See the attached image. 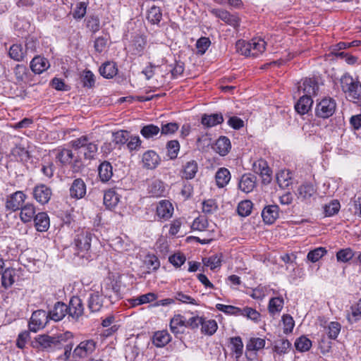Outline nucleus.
<instances>
[{"label":"nucleus","mask_w":361,"mask_h":361,"mask_svg":"<svg viewBox=\"0 0 361 361\" xmlns=\"http://www.w3.org/2000/svg\"><path fill=\"white\" fill-rule=\"evenodd\" d=\"M340 83L343 92L350 100L361 99V83L359 81L345 73L341 78Z\"/></svg>","instance_id":"1"},{"label":"nucleus","mask_w":361,"mask_h":361,"mask_svg":"<svg viewBox=\"0 0 361 361\" xmlns=\"http://www.w3.org/2000/svg\"><path fill=\"white\" fill-rule=\"evenodd\" d=\"M97 346V342L93 339L81 341L73 350V357L75 361L85 359L92 355Z\"/></svg>","instance_id":"2"},{"label":"nucleus","mask_w":361,"mask_h":361,"mask_svg":"<svg viewBox=\"0 0 361 361\" xmlns=\"http://www.w3.org/2000/svg\"><path fill=\"white\" fill-rule=\"evenodd\" d=\"M336 104L332 98H324L316 106L315 114L317 117L328 118L336 111Z\"/></svg>","instance_id":"3"},{"label":"nucleus","mask_w":361,"mask_h":361,"mask_svg":"<svg viewBox=\"0 0 361 361\" xmlns=\"http://www.w3.org/2000/svg\"><path fill=\"white\" fill-rule=\"evenodd\" d=\"M49 319V314L45 310H39L35 311L29 322L30 330L33 332H37L46 326Z\"/></svg>","instance_id":"4"},{"label":"nucleus","mask_w":361,"mask_h":361,"mask_svg":"<svg viewBox=\"0 0 361 361\" xmlns=\"http://www.w3.org/2000/svg\"><path fill=\"white\" fill-rule=\"evenodd\" d=\"M27 195L23 191H16L6 198L5 207L7 210L16 212L23 207Z\"/></svg>","instance_id":"5"},{"label":"nucleus","mask_w":361,"mask_h":361,"mask_svg":"<svg viewBox=\"0 0 361 361\" xmlns=\"http://www.w3.org/2000/svg\"><path fill=\"white\" fill-rule=\"evenodd\" d=\"M209 12L235 28L238 27L240 25V18L235 14H231L227 11L219 8H212L209 10Z\"/></svg>","instance_id":"6"},{"label":"nucleus","mask_w":361,"mask_h":361,"mask_svg":"<svg viewBox=\"0 0 361 361\" xmlns=\"http://www.w3.org/2000/svg\"><path fill=\"white\" fill-rule=\"evenodd\" d=\"M252 169L255 173L260 175L264 183H269L271 182V170L264 159H260L255 161L252 164Z\"/></svg>","instance_id":"7"},{"label":"nucleus","mask_w":361,"mask_h":361,"mask_svg":"<svg viewBox=\"0 0 361 361\" xmlns=\"http://www.w3.org/2000/svg\"><path fill=\"white\" fill-rule=\"evenodd\" d=\"M68 306V315L73 319L78 320L84 312V307L82 300L77 296H73Z\"/></svg>","instance_id":"8"},{"label":"nucleus","mask_w":361,"mask_h":361,"mask_svg":"<svg viewBox=\"0 0 361 361\" xmlns=\"http://www.w3.org/2000/svg\"><path fill=\"white\" fill-rule=\"evenodd\" d=\"M92 241V234L87 231H82L75 238V245L78 250V255L80 252H85L90 250Z\"/></svg>","instance_id":"9"},{"label":"nucleus","mask_w":361,"mask_h":361,"mask_svg":"<svg viewBox=\"0 0 361 361\" xmlns=\"http://www.w3.org/2000/svg\"><path fill=\"white\" fill-rule=\"evenodd\" d=\"M33 197L37 202L42 204H47L52 195V192L50 188L44 184H39L35 186L33 188Z\"/></svg>","instance_id":"10"},{"label":"nucleus","mask_w":361,"mask_h":361,"mask_svg":"<svg viewBox=\"0 0 361 361\" xmlns=\"http://www.w3.org/2000/svg\"><path fill=\"white\" fill-rule=\"evenodd\" d=\"M60 336L54 337L48 335H39L35 338L34 347L48 349L51 347H56L61 342Z\"/></svg>","instance_id":"11"},{"label":"nucleus","mask_w":361,"mask_h":361,"mask_svg":"<svg viewBox=\"0 0 361 361\" xmlns=\"http://www.w3.org/2000/svg\"><path fill=\"white\" fill-rule=\"evenodd\" d=\"M319 89L317 83L311 78H305L301 85L298 87L300 94L302 93L304 96L312 98L317 94Z\"/></svg>","instance_id":"12"},{"label":"nucleus","mask_w":361,"mask_h":361,"mask_svg":"<svg viewBox=\"0 0 361 361\" xmlns=\"http://www.w3.org/2000/svg\"><path fill=\"white\" fill-rule=\"evenodd\" d=\"M49 319L54 322H59L68 315V306L62 302H57L54 304L53 308L48 312Z\"/></svg>","instance_id":"13"},{"label":"nucleus","mask_w":361,"mask_h":361,"mask_svg":"<svg viewBox=\"0 0 361 361\" xmlns=\"http://www.w3.org/2000/svg\"><path fill=\"white\" fill-rule=\"evenodd\" d=\"M119 291L120 289L116 282L111 279L106 281L102 286V295L110 299L118 298Z\"/></svg>","instance_id":"14"},{"label":"nucleus","mask_w":361,"mask_h":361,"mask_svg":"<svg viewBox=\"0 0 361 361\" xmlns=\"http://www.w3.org/2000/svg\"><path fill=\"white\" fill-rule=\"evenodd\" d=\"M86 194V185L82 179L77 178L73 180L71 188L70 195L71 197L80 199Z\"/></svg>","instance_id":"15"},{"label":"nucleus","mask_w":361,"mask_h":361,"mask_svg":"<svg viewBox=\"0 0 361 361\" xmlns=\"http://www.w3.org/2000/svg\"><path fill=\"white\" fill-rule=\"evenodd\" d=\"M173 207L168 200H161L157 207V216L164 220H167L172 216Z\"/></svg>","instance_id":"16"},{"label":"nucleus","mask_w":361,"mask_h":361,"mask_svg":"<svg viewBox=\"0 0 361 361\" xmlns=\"http://www.w3.org/2000/svg\"><path fill=\"white\" fill-rule=\"evenodd\" d=\"M170 329L176 336L183 334L186 328L185 319L180 314L175 315L170 321Z\"/></svg>","instance_id":"17"},{"label":"nucleus","mask_w":361,"mask_h":361,"mask_svg":"<svg viewBox=\"0 0 361 361\" xmlns=\"http://www.w3.org/2000/svg\"><path fill=\"white\" fill-rule=\"evenodd\" d=\"M11 154L20 161H27L30 159V153L27 149L25 141L22 139L19 142L15 144V147L11 150Z\"/></svg>","instance_id":"18"},{"label":"nucleus","mask_w":361,"mask_h":361,"mask_svg":"<svg viewBox=\"0 0 361 361\" xmlns=\"http://www.w3.org/2000/svg\"><path fill=\"white\" fill-rule=\"evenodd\" d=\"M160 159L159 155L152 150L145 152L142 155V163L147 169H154L159 164Z\"/></svg>","instance_id":"19"},{"label":"nucleus","mask_w":361,"mask_h":361,"mask_svg":"<svg viewBox=\"0 0 361 361\" xmlns=\"http://www.w3.org/2000/svg\"><path fill=\"white\" fill-rule=\"evenodd\" d=\"M279 208L277 205H269L262 210L263 221L267 224H272L279 217Z\"/></svg>","instance_id":"20"},{"label":"nucleus","mask_w":361,"mask_h":361,"mask_svg":"<svg viewBox=\"0 0 361 361\" xmlns=\"http://www.w3.org/2000/svg\"><path fill=\"white\" fill-rule=\"evenodd\" d=\"M256 177L250 173L242 176L238 184L240 190L248 193L253 190L255 187Z\"/></svg>","instance_id":"21"},{"label":"nucleus","mask_w":361,"mask_h":361,"mask_svg":"<svg viewBox=\"0 0 361 361\" xmlns=\"http://www.w3.org/2000/svg\"><path fill=\"white\" fill-rule=\"evenodd\" d=\"M49 67V63L47 59L40 56H35L30 62V68L36 74H40Z\"/></svg>","instance_id":"22"},{"label":"nucleus","mask_w":361,"mask_h":361,"mask_svg":"<svg viewBox=\"0 0 361 361\" xmlns=\"http://www.w3.org/2000/svg\"><path fill=\"white\" fill-rule=\"evenodd\" d=\"M35 226L37 231L45 232L50 226L49 217L46 212H39L34 218Z\"/></svg>","instance_id":"23"},{"label":"nucleus","mask_w":361,"mask_h":361,"mask_svg":"<svg viewBox=\"0 0 361 361\" xmlns=\"http://www.w3.org/2000/svg\"><path fill=\"white\" fill-rule=\"evenodd\" d=\"M147 41L145 37L142 36L135 37L129 47L131 54L139 56H142Z\"/></svg>","instance_id":"24"},{"label":"nucleus","mask_w":361,"mask_h":361,"mask_svg":"<svg viewBox=\"0 0 361 361\" xmlns=\"http://www.w3.org/2000/svg\"><path fill=\"white\" fill-rule=\"evenodd\" d=\"M99 177L102 182L106 183L113 176V167L110 162L104 161L98 167Z\"/></svg>","instance_id":"25"},{"label":"nucleus","mask_w":361,"mask_h":361,"mask_svg":"<svg viewBox=\"0 0 361 361\" xmlns=\"http://www.w3.org/2000/svg\"><path fill=\"white\" fill-rule=\"evenodd\" d=\"M171 337L166 330L155 332L152 337L153 344L158 348L165 346L171 341Z\"/></svg>","instance_id":"26"},{"label":"nucleus","mask_w":361,"mask_h":361,"mask_svg":"<svg viewBox=\"0 0 361 361\" xmlns=\"http://www.w3.org/2000/svg\"><path fill=\"white\" fill-rule=\"evenodd\" d=\"M198 171V164L196 161L190 160L183 166V178L190 180L195 178Z\"/></svg>","instance_id":"27"},{"label":"nucleus","mask_w":361,"mask_h":361,"mask_svg":"<svg viewBox=\"0 0 361 361\" xmlns=\"http://www.w3.org/2000/svg\"><path fill=\"white\" fill-rule=\"evenodd\" d=\"M231 147L230 140L227 137L221 136L216 140L214 149L221 156H225L228 153Z\"/></svg>","instance_id":"28"},{"label":"nucleus","mask_w":361,"mask_h":361,"mask_svg":"<svg viewBox=\"0 0 361 361\" xmlns=\"http://www.w3.org/2000/svg\"><path fill=\"white\" fill-rule=\"evenodd\" d=\"M313 104V100L312 98L302 95L300 99L295 105V111L301 114L304 115L309 111L312 105Z\"/></svg>","instance_id":"29"},{"label":"nucleus","mask_w":361,"mask_h":361,"mask_svg":"<svg viewBox=\"0 0 361 361\" xmlns=\"http://www.w3.org/2000/svg\"><path fill=\"white\" fill-rule=\"evenodd\" d=\"M36 215L35 207L32 204L27 203L20 209V218L24 223H29Z\"/></svg>","instance_id":"30"},{"label":"nucleus","mask_w":361,"mask_h":361,"mask_svg":"<svg viewBox=\"0 0 361 361\" xmlns=\"http://www.w3.org/2000/svg\"><path fill=\"white\" fill-rule=\"evenodd\" d=\"M224 122V117L221 114H213L210 115L204 114L202 117V124L211 128Z\"/></svg>","instance_id":"31"},{"label":"nucleus","mask_w":361,"mask_h":361,"mask_svg":"<svg viewBox=\"0 0 361 361\" xmlns=\"http://www.w3.org/2000/svg\"><path fill=\"white\" fill-rule=\"evenodd\" d=\"M120 201V195L114 190H109L104 195V204L106 208H114Z\"/></svg>","instance_id":"32"},{"label":"nucleus","mask_w":361,"mask_h":361,"mask_svg":"<svg viewBox=\"0 0 361 361\" xmlns=\"http://www.w3.org/2000/svg\"><path fill=\"white\" fill-rule=\"evenodd\" d=\"M103 306L102 295L99 292L90 294L88 300V307L92 312H96L101 310Z\"/></svg>","instance_id":"33"},{"label":"nucleus","mask_w":361,"mask_h":361,"mask_svg":"<svg viewBox=\"0 0 361 361\" xmlns=\"http://www.w3.org/2000/svg\"><path fill=\"white\" fill-rule=\"evenodd\" d=\"M9 56L16 61H23L27 56L25 48L20 44H13L8 51Z\"/></svg>","instance_id":"34"},{"label":"nucleus","mask_w":361,"mask_h":361,"mask_svg":"<svg viewBox=\"0 0 361 361\" xmlns=\"http://www.w3.org/2000/svg\"><path fill=\"white\" fill-rule=\"evenodd\" d=\"M276 181L281 188H286L292 183L291 172L289 170H281L276 173Z\"/></svg>","instance_id":"35"},{"label":"nucleus","mask_w":361,"mask_h":361,"mask_svg":"<svg viewBox=\"0 0 361 361\" xmlns=\"http://www.w3.org/2000/svg\"><path fill=\"white\" fill-rule=\"evenodd\" d=\"M315 192L316 190L312 184L305 183L298 188L296 195L298 199L304 200L311 197Z\"/></svg>","instance_id":"36"},{"label":"nucleus","mask_w":361,"mask_h":361,"mask_svg":"<svg viewBox=\"0 0 361 361\" xmlns=\"http://www.w3.org/2000/svg\"><path fill=\"white\" fill-rule=\"evenodd\" d=\"M252 56H257L263 53L266 48V42L261 38H253L250 41Z\"/></svg>","instance_id":"37"},{"label":"nucleus","mask_w":361,"mask_h":361,"mask_svg":"<svg viewBox=\"0 0 361 361\" xmlns=\"http://www.w3.org/2000/svg\"><path fill=\"white\" fill-rule=\"evenodd\" d=\"M1 274V286L8 288L11 287L15 282L14 276L16 271L13 268H6L3 271Z\"/></svg>","instance_id":"38"},{"label":"nucleus","mask_w":361,"mask_h":361,"mask_svg":"<svg viewBox=\"0 0 361 361\" xmlns=\"http://www.w3.org/2000/svg\"><path fill=\"white\" fill-rule=\"evenodd\" d=\"M215 178L218 187L224 188L231 179L230 171L226 168H221L217 171Z\"/></svg>","instance_id":"39"},{"label":"nucleus","mask_w":361,"mask_h":361,"mask_svg":"<svg viewBox=\"0 0 361 361\" xmlns=\"http://www.w3.org/2000/svg\"><path fill=\"white\" fill-rule=\"evenodd\" d=\"M100 74L106 78H112L117 73V68L113 62H106L99 68Z\"/></svg>","instance_id":"40"},{"label":"nucleus","mask_w":361,"mask_h":361,"mask_svg":"<svg viewBox=\"0 0 361 361\" xmlns=\"http://www.w3.org/2000/svg\"><path fill=\"white\" fill-rule=\"evenodd\" d=\"M161 18L162 13L159 7L153 6L150 8L149 10H148L147 13V19L151 24H159Z\"/></svg>","instance_id":"41"},{"label":"nucleus","mask_w":361,"mask_h":361,"mask_svg":"<svg viewBox=\"0 0 361 361\" xmlns=\"http://www.w3.org/2000/svg\"><path fill=\"white\" fill-rule=\"evenodd\" d=\"M283 299L280 297L272 298L270 299L269 302V312L271 315L279 314L283 309Z\"/></svg>","instance_id":"42"},{"label":"nucleus","mask_w":361,"mask_h":361,"mask_svg":"<svg viewBox=\"0 0 361 361\" xmlns=\"http://www.w3.org/2000/svg\"><path fill=\"white\" fill-rule=\"evenodd\" d=\"M201 326L202 333L209 336L213 335L216 331L218 328L217 323L215 320H205L204 318H202Z\"/></svg>","instance_id":"43"},{"label":"nucleus","mask_w":361,"mask_h":361,"mask_svg":"<svg viewBox=\"0 0 361 361\" xmlns=\"http://www.w3.org/2000/svg\"><path fill=\"white\" fill-rule=\"evenodd\" d=\"M351 313H348L346 318L351 324L357 322L361 318V298L356 305L350 307Z\"/></svg>","instance_id":"44"},{"label":"nucleus","mask_w":361,"mask_h":361,"mask_svg":"<svg viewBox=\"0 0 361 361\" xmlns=\"http://www.w3.org/2000/svg\"><path fill=\"white\" fill-rule=\"evenodd\" d=\"M291 346L290 343L287 339L281 338L275 341L274 345V351L279 355L287 353Z\"/></svg>","instance_id":"45"},{"label":"nucleus","mask_w":361,"mask_h":361,"mask_svg":"<svg viewBox=\"0 0 361 361\" xmlns=\"http://www.w3.org/2000/svg\"><path fill=\"white\" fill-rule=\"evenodd\" d=\"M160 133V128L153 124H149L142 127L141 135L146 139L153 138Z\"/></svg>","instance_id":"46"},{"label":"nucleus","mask_w":361,"mask_h":361,"mask_svg":"<svg viewBox=\"0 0 361 361\" xmlns=\"http://www.w3.org/2000/svg\"><path fill=\"white\" fill-rule=\"evenodd\" d=\"M266 341L261 338H252L246 345L248 351H257L264 348Z\"/></svg>","instance_id":"47"},{"label":"nucleus","mask_w":361,"mask_h":361,"mask_svg":"<svg viewBox=\"0 0 361 361\" xmlns=\"http://www.w3.org/2000/svg\"><path fill=\"white\" fill-rule=\"evenodd\" d=\"M231 350L235 354L236 358L241 356L243 350V343L240 336L231 338Z\"/></svg>","instance_id":"48"},{"label":"nucleus","mask_w":361,"mask_h":361,"mask_svg":"<svg viewBox=\"0 0 361 361\" xmlns=\"http://www.w3.org/2000/svg\"><path fill=\"white\" fill-rule=\"evenodd\" d=\"M236 51L240 53L242 55L245 56H250L252 53L250 52V41L247 42L243 39L238 40L235 43Z\"/></svg>","instance_id":"49"},{"label":"nucleus","mask_w":361,"mask_h":361,"mask_svg":"<svg viewBox=\"0 0 361 361\" xmlns=\"http://www.w3.org/2000/svg\"><path fill=\"white\" fill-rule=\"evenodd\" d=\"M81 81L85 87L92 88L95 83L94 75L92 71L85 70L81 74Z\"/></svg>","instance_id":"50"},{"label":"nucleus","mask_w":361,"mask_h":361,"mask_svg":"<svg viewBox=\"0 0 361 361\" xmlns=\"http://www.w3.org/2000/svg\"><path fill=\"white\" fill-rule=\"evenodd\" d=\"M341 208L338 200H333L324 206V212L326 216H331L337 214Z\"/></svg>","instance_id":"51"},{"label":"nucleus","mask_w":361,"mask_h":361,"mask_svg":"<svg viewBox=\"0 0 361 361\" xmlns=\"http://www.w3.org/2000/svg\"><path fill=\"white\" fill-rule=\"evenodd\" d=\"M252 209V203L250 200H244L238 204L237 211L240 216H247L250 214Z\"/></svg>","instance_id":"52"},{"label":"nucleus","mask_w":361,"mask_h":361,"mask_svg":"<svg viewBox=\"0 0 361 361\" xmlns=\"http://www.w3.org/2000/svg\"><path fill=\"white\" fill-rule=\"evenodd\" d=\"M327 252L326 248L319 247L311 250L307 254V259L312 262H317Z\"/></svg>","instance_id":"53"},{"label":"nucleus","mask_w":361,"mask_h":361,"mask_svg":"<svg viewBox=\"0 0 361 361\" xmlns=\"http://www.w3.org/2000/svg\"><path fill=\"white\" fill-rule=\"evenodd\" d=\"M97 145L93 142H91L89 139L87 145H85V148L81 152L83 153L85 159H91L94 158L96 152H97Z\"/></svg>","instance_id":"54"},{"label":"nucleus","mask_w":361,"mask_h":361,"mask_svg":"<svg viewBox=\"0 0 361 361\" xmlns=\"http://www.w3.org/2000/svg\"><path fill=\"white\" fill-rule=\"evenodd\" d=\"M295 348L300 352L307 351L312 346V341L305 336H301L295 342Z\"/></svg>","instance_id":"55"},{"label":"nucleus","mask_w":361,"mask_h":361,"mask_svg":"<svg viewBox=\"0 0 361 361\" xmlns=\"http://www.w3.org/2000/svg\"><path fill=\"white\" fill-rule=\"evenodd\" d=\"M13 73L17 82H20L27 78V68L23 64H17L13 69Z\"/></svg>","instance_id":"56"},{"label":"nucleus","mask_w":361,"mask_h":361,"mask_svg":"<svg viewBox=\"0 0 361 361\" xmlns=\"http://www.w3.org/2000/svg\"><path fill=\"white\" fill-rule=\"evenodd\" d=\"M354 256V252L350 248L340 250L336 253V259L338 262H347Z\"/></svg>","instance_id":"57"},{"label":"nucleus","mask_w":361,"mask_h":361,"mask_svg":"<svg viewBox=\"0 0 361 361\" xmlns=\"http://www.w3.org/2000/svg\"><path fill=\"white\" fill-rule=\"evenodd\" d=\"M341 326L337 322H331L329 324L327 327V334L329 338L331 339H336L340 331H341Z\"/></svg>","instance_id":"58"},{"label":"nucleus","mask_w":361,"mask_h":361,"mask_svg":"<svg viewBox=\"0 0 361 361\" xmlns=\"http://www.w3.org/2000/svg\"><path fill=\"white\" fill-rule=\"evenodd\" d=\"M216 308L221 312H223L228 314L239 315L241 312V309L233 305H226L218 303L216 305Z\"/></svg>","instance_id":"59"},{"label":"nucleus","mask_w":361,"mask_h":361,"mask_svg":"<svg viewBox=\"0 0 361 361\" xmlns=\"http://www.w3.org/2000/svg\"><path fill=\"white\" fill-rule=\"evenodd\" d=\"M129 133L127 130H118L113 133V142L116 144L123 145L129 139Z\"/></svg>","instance_id":"60"},{"label":"nucleus","mask_w":361,"mask_h":361,"mask_svg":"<svg viewBox=\"0 0 361 361\" xmlns=\"http://www.w3.org/2000/svg\"><path fill=\"white\" fill-rule=\"evenodd\" d=\"M180 145L177 140H171L167 143L168 156L171 159L177 157Z\"/></svg>","instance_id":"61"},{"label":"nucleus","mask_w":361,"mask_h":361,"mask_svg":"<svg viewBox=\"0 0 361 361\" xmlns=\"http://www.w3.org/2000/svg\"><path fill=\"white\" fill-rule=\"evenodd\" d=\"M203 262L205 266L209 267L211 269H214L221 265V255H213L203 259Z\"/></svg>","instance_id":"62"},{"label":"nucleus","mask_w":361,"mask_h":361,"mask_svg":"<svg viewBox=\"0 0 361 361\" xmlns=\"http://www.w3.org/2000/svg\"><path fill=\"white\" fill-rule=\"evenodd\" d=\"M87 7V4L85 2L78 3L73 13V18L75 19L82 18L86 14Z\"/></svg>","instance_id":"63"},{"label":"nucleus","mask_w":361,"mask_h":361,"mask_svg":"<svg viewBox=\"0 0 361 361\" xmlns=\"http://www.w3.org/2000/svg\"><path fill=\"white\" fill-rule=\"evenodd\" d=\"M239 315L246 317L253 321H257L260 317V314L256 310L248 307L241 309Z\"/></svg>","instance_id":"64"}]
</instances>
